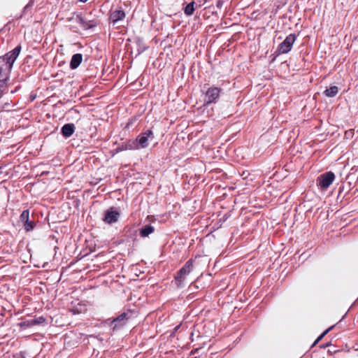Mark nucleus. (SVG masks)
I'll list each match as a JSON object with an SVG mask.
<instances>
[{
  "label": "nucleus",
  "instance_id": "16",
  "mask_svg": "<svg viewBox=\"0 0 358 358\" xmlns=\"http://www.w3.org/2000/svg\"><path fill=\"white\" fill-rule=\"evenodd\" d=\"M194 2L192 1L185 6L184 12L187 15L189 16L193 14L194 10Z\"/></svg>",
  "mask_w": 358,
  "mask_h": 358
},
{
  "label": "nucleus",
  "instance_id": "18",
  "mask_svg": "<svg viewBox=\"0 0 358 358\" xmlns=\"http://www.w3.org/2000/svg\"><path fill=\"white\" fill-rule=\"evenodd\" d=\"M20 219L22 223L27 222V220L29 219V211L28 210L22 211V214L20 215Z\"/></svg>",
  "mask_w": 358,
  "mask_h": 358
},
{
  "label": "nucleus",
  "instance_id": "27",
  "mask_svg": "<svg viewBox=\"0 0 358 358\" xmlns=\"http://www.w3.org/2000/svg\"><path fill=\"white\" fill-rule=\"evenodd\" d=\"M88 0H80V2H83V3H85L87 2Z\"/></svg>",
  "mask_w": 358,
  "mask_h": 358
},
{
  "label": "nucleus",
  "instance_id": "13",
  "mask_svg": "<svg viewBox=\"0 0 358 358\" xmlns=\"http://www.w3.org/2000/svg\"><path fill=\"white\" fill-rule=\"evenodd\" d=\"M155 231L154 227L150 224L144 226L140 229V236L141 237H147Z\"/></svg>",
  "mask_w": 358,
  "mask_h": 358
},
{
  "label": "nucleus",
  "instance_id": "1",
  "mask_svg": "<svg viewBox=\"0 0 358 358\" xmlns=\"http://www.w3.org/2000/svg\"><path fill=\"white\" fill-rule=\"evenodd\" d=\"M193 269V261L192 259L188 260L185 264L178 271L177 275L175 277V280L178 287H181L182 282L185 280L187 275H188Z\"/></svg>",
  "mask_w": 358,
  "mask_h": 358
},
{
  "label": "nucleus",
  "instance_id": "25",
  "mask_svg": "<svg viewBox=\"0 0 358 358\" xmlns=\"http://www.w3.org/2000/svg\"><path fill=\"white\" fill-rule=\"evenodd\" d=\"M353 43L355 44L358 43V36L355 38Z\"/></svg>",
  "mask_w": 358,
  "mask_h": 358
},
{
  "label": "nucleus",
  "instance_id": "21",
  "mask_svg": "<svg viewBox=\"0 0 358 358\" xmlns=\"http://www.w3.org/2000/svg\"><path fill=\"white\" fill-rule=\"evenodd\" d=\"M334 326H331L329 328H328L327 330H325L315 341V343L319 342L329 331H331Z\"/></svg>",
  "mask_w": 358,
  "mask_h": 358
},
{
  "label": "nucleus",
  "instance_id": "24",
  "mask_svg": "<svg viewBox=\"0 0 358 358\" xmlns=\"http://www.w3.org/2000/svg\"><path fill=\"white\" fill-rule=\"evenodd\" d=\"M352 134V131L351 130L346 131L345 134L346 137H349Z\"/></svg>",
  "mask_w": 358,
  "mask_h": 358
},
{
  "label": "nucleus",
  "instance_id": "2",
  "mask_svg": "<svg viewBox=\"0 0 358 358\" xmlns=\"http://www.w3.org/2000/svg\"><path fill=\"white\" fill-rule=\"evenodd\" d=\"M21 51V45L16 46L13 50L6 53L3 57H1L5 62L7 71L10 72L13 68V64L17 59Z\"/></svg>",
  "mask_w": 358,
  "mask_h": 358
},
{
  "label": "nucleus",
  "instance_id": "23",
  "mask_svg": "<svg viewBox=\"0 0 358 358\" xmlns=\"http://www.w3.org/2000/svg\"><path fill=\"white\" fill-rule=\"evenodd\" d=\"M41 321L44 322L45 321L44 318L40 317L38 320H35L34 323L35 324H39V323L41 322Z\"/></svg>",
  "mask_w": 358,
  "mask_h": 358
},
{
  "label": "nucleus",
  "instance_id": "6",
  "mask_svg": "<svg viewBox=\"0 0 358 358\" xmlns=\"http://www.w3.org/2000/svg\"><path fill=\"white\" fill-rule=\"evenodd\" d=\"M222 90L217 87H210L206 92V104L216 103Z\"/></svg>",
  "mask_w": 358,
  "mask_h": 358
},
{
  "label": "nucleus",
  "instance_id": "7",
  "mask_svg": "<svg viewBox=\"0 0 358 358\" xmlns=\"http://www.w3.org/2000/svg\"><path fill=\"white\" fill-rule=\"evenodd\" d=\"M154 138V134L150 129H148L138 135L136 139L138 142V145H139V149L148 147L149 139L152 140Z\"/></svg>",
  "mask_w": 358,
  "mask_h": 358
},
{
  "label": "nucleus",
  "instance_id": "28",
  "mask_svg": "<svg viewBox=\"0 0 358 358\" xmlns=\"http://www.w3.org/2000/svg\"><path fill=\"white\" fill-rule=\"evenodd\" d=\"M220 5H221V3L218 2V3H217V7H219V6H220Z\"/></svg>",
  "mask_w": 358,
  "mask_h": 358
},
{
  "label": "nucleus",
  "instance_id": "22",
  "mask_svg": "<svg viewBox=\"0 0 358 358\" xmlns=\"http://www.w3.org/2000/svg\"><path fill=\"white\" fill-rule=\"evenodd\" d=\"M71 311V312L73 313V314H74V315H76V314H78V313H80V311H79V310H78V308H72Z\"/></svg>",
  "mask_w": 358,
  "mask_h": 358
},
{
  "label": "nucleus",
  "instance_id": "10",
  "mask_svg": "<svg viewBox=\"0 0 358 358\" xmlns=\"http://www.w3.org/2000/svg\"><path fill=\"white\" fill-rule=\"evenodd\" d=\"M126 14L122 10H115L112 11L109 16V20L113 24H115L118 21L124 19Z\"/></svg>",
  "mask_w": 358,
  "mask_h": 358
},
{
  "label": "nucleus",
  "instance_id": "17",
  "mask_svg": "<svg viewBox=\"0 0 358 358\" xmlns=\"http://www.w3.org/2000/svg\"><path fill=\"white\" fill-rule=\"evenodd\" d=\"M126 148L129 150H138L139 149V145H138V142L136 140L129 141L127 143Z\"/></svg>",
  "mask_w": 358,
  "mask_h": 358
},
{
  "label": "nucleus",
  "instance_id": "14",
  "mask_svg": "<svg viewBox=\"0 0 358 358\" xmlns=\"http://www.w3.org/2000/svg\"><path fill=\"white\" fill-rule=\"evenodd\" d=\"M338 92L337 86H331L329 89L324 90V94L327 97H334Z\"/></svg>",
  "mask_w": 358,
  "mask_h": 358
},
{
  "label": "nucleus",
  "instance_id": "5",
  "mask_svg": "<svg viewBox=\"0 0 358 358\" xmlns=\"http://www.w3.org/2000/svg\"><path fill=\"white\" fill-rule=\"evenodd\" d=\"M120 212L115 207H110L104 212L103 221L108 224L115 223L118 221Z\"/></svg>",
  "mask_w": 358,
  "mask_h": 358
},
{
  "label": "nucleus",
  "instance_id": "19",
  "mask_svg": "<svg viewBox=\"0 0 358 358\" xmlns=\"http://www.w3.org/2000/svg\"><path fill=\"white\" fill-rule=\"evenodd\" d=\"M23 227L27 231H29L34 228V223L29 219L27 222H23Z\"/></svg>",
  "mask_w": 358,
  "mask_h": 358
},
{
  "label": "nucleus",
  "instance_id": "26",
  "mask_svg": "<svg viewBox=\"0 0 358 358\" xmlns=\"http://www.w3.org/2000/svg\"><path fill=\"white\" fill-rule=\"evenodd\" d=\"M328 345H329V343H327L325 345H322L321 347L323 348H325Z\"/></svg>",
  "mask_w": 358,
  "mask_h": 358
},
{
  "label": "nucleus",
  "instance_id": "11",
  "mask_svg": "<svg viewBox=\"0 0 358 358\" xmlns=\"http://www.w3.org/2000/svg\"><path fill=\"white\" fill-rule=\"evenodd\" d=\"M75 131L73 124H66L62 127V134L65 138H69L73 135Z\"/></svg>",
  "mask_w": 358,
  "mask_h": 358
},
{
  "label": "nucleus",
  "instance_id": "9",
  "mask_svg": "<svg viewBox=\"0 0 358 358\" xmlns=\"http://www.w3.org/2000/svg\"><path fill=\"white\" fill-rule=\"evenodd\" d=\"M72 20H75L76 22H77L81 28L85 30L96 26V22L94 20H87L86 18L79 15H77Z\"/></svg>",
  "mask_w": 358,
  "mask_h": 358
},
{
  "label": "nucleus",
  "instance_id": "29",
  "mask_svg": "<svg viewBox=\"0 0 358 358\" xmlns=\"http://www.w3.org/2000/svg\"><path fill=\"white\" fill-rule=\"evenodd\" d=\"M220 5H221V3L218 2V3H217V7H219V6H220Z\"/></svg>",
  "mask_w": 358,
  "mask_h": 358
},
{
  "label": "nucleus",
  "instance_id": "12",
  "mask_svg": "<svg viewBox=\"0 0 358 358\" xmlns=\"http://www.w3.org/2000/svg\"><path fill=\"white\" fill-rule=\"evenodd\" d=\"M83 61V55L80 53L75 54L72 56L70 62V68L71 69H77Z\"/></svg>",
  "mask_w": 358,
  "mask_h": 358
},
{
  "label": "nucleus",
  "instance_id": "3",
  "mask_svg": "<svg viewBox=\"0 0 358 358\" xmlns=\"http://www.w3.org/2000/svg\"><path fill=\"white\" fill-rule=\"evenodd\" d=\"M335 179V175L331 171L320 175L317 179V185L321 189H327Z\"/></svg>",
  "mask_w": 358,
  "mask_h": 358
},
{
  "label": "nucleus",
  "instance_id": "20",
  "mask_svg": "<svg viewBox=\"0 0 358 358\" xmlns=\"http://www.w3.org/2000/svg\"><path fill=\"white\" fill-rule=\"evenodd\" d=\"M8 79V74L5 75V78H1L0 79V91H1L2 89L5 87L6 82L7 81Z\"/></svg>",
  "mask_w": 358,
  "mask_h": 358
},
{
  "label": "nucleus",
  "instance_id": "15",
  "mask_svg": "<svg viewBox=\"0 0 358 358\" xmlns=\"http://www.w3.org/2000/svg\"><path fill=\"white\" fill-rule=\"evenodd\" d=\"M7 69H6L5 62H3V59L0 57V79L4 78L6 74L8 75V73H5Z\"/></svg>",
  "mask_w": 358,
  "mask_h": 358
},
{
  "label": "nucleus",
  "instance_id": "8",
  "mask_svg": "<svg viewBox=\"0 0 358 358\" xmlns=\"http://www.w3.org/2000/svg\"><path fill=\"white\" fill-rule=\"evenodd\" d=\"M129 318L127 313H123L110 321V325L113 330H116L123 327Z\"/></svg>",
  "mask_w": 358,
  "mask_h": 358
},
{
  "label": "nucleus",
  "instance_id": "4",
  "mask_svg": "<svg viewBox=\"0 0 358 358\" xmlns=\"http://www.w3.org/2000/svg\"><path fill=\"white\" fill-rule=\"evenodd\" d=\"M296 39L294 34L288 35L285 39L278 45V52L279 54H286L289 52Z\"/></svg>",
  "mask_w": 358,
  "mask_h": 358
}]
</instances>
